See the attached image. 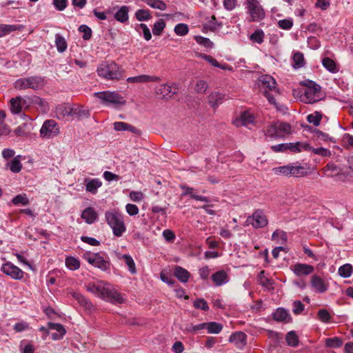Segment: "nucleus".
Wrapping results in <instances>:
<instances>
[{"mask_svg":"<svg viewBox=\"0 0 353 353\" xmlns=\"http://www.w3.org/2000/svg\"><path fill=\"white\" fill-rule=\"evenodd\" d=\"M87 291L112 303H121L124 299L110 284L99 281L96 283L90 282L85 285Z\"/></svg>","mask_w":353,"mask_h":353,"instance_id":"1","label":"nucleus"},{"mask_svg":"<svg viewBox=\"0 0 353 353\" xmlns=\"http://www.w3.org/2000/svg\"><path fill=\"white\" fill-rule=\"evenodd\" d=\"M97 71L99 77L108 80L119 81L124 77V70L114 61L101 63Z\"/></svg>","mask_w":353,"mask_h":353,"instance_id":"2","label":"nucleus"},{"mask_svg":"<svg viewBox=\"0 0 353 353\" xmlns=\"http://www.w3.org/2000/svg\"><path fill=\"white\" fill-rule=\"evenodd\" d=\"M46 84V81L44 77L34 75L17 79L14 83V87L19 90L28 89L39 90L43 89Z\"/></svg>","mask_w":353,"mask_h":353,"instance_id":"3","label":"nucleus"},{"mask_svg":"<svg viewBox=\"0 0 353 353\" xmlns=\"http://www.w3.org/2000/svg\"><path fill=\"white\" fill-rule=\"evenodd\" d=\"M105 217L114 235L121 236L126 230L123 216L117 210H112L105 212Z\"/></svg>","mask_w":353,"mask_h":353,"instance_id":"4","label":"nucleus"},{"mask_svg":"<svg viewBox=\"0 0 353 353\" xmlns=\"http://www.w3.org/2000/svg\"><path fill=\"white\" fill-rule=\"evenodd\" d=\"M245 8L251 21L259 22L265 18V10L258 0H245Z\"/></svg>","mask_w":353,"mask_h":353,"instance_id":"5","label":"nucleus"},{"mask_svg":"<svg viewBox=\"0 0 353 353\" xmlns=\"http://www.w3.org/2000/svg\"><path fill=\"white\" fill-rule=\"evenodd\" d=\"M94 95L101 101V103L105 105H118L125 103L124 98L116 92H95Z\"/></svg>","mask_w":353,"mask_h":353,"instance_id":"6","label":"nucleus"},{"mask_svg":"<svg viewBox=\"0 0 353 353\" xmlns=\"http://www.w3.org/2000/svg\"><path fill=\"white\" fill-rule=\"evenodd\" d=\"M274 174L285 176H301L307 174L305 168L300 165H287L276 167L272 169Z\"/></svg>","mask_w":353,"mask_h":353,"instance_id":"7","label":"nucleus"},{"mask_svg":"<svg viewBox=\"0 0 353 353\" xmlns=\"http://www.w3.org/2000/svg\"><path fill=\"white\" fill-rule=\"evenodd\" d=\"M321 99V87L313 81H309L304 92L303 101L307 103H314Z\"/></svg>","mask_w":353,"mask_h":353,"instance_id":"8","label":"nucleus"},{"mask_svg":"<svg viewBox=\"0 0 353 353\" xmlns=\"http://www.w3.org/2000/svg\"><path fill=\"white\" fill-rule=\"evenodd\" d=\"M83 258L94 267L99 268L103 271L110 268L109 262L104 260L98 253L85 252L83 254Z\"/></svg>","mask_w":353,"mask_h":353,"instance_id":"9","label":"nucleus"},{"mask_svg":"<svg viewBox=\"0 0 353 353\" xmlns=\"http://www.w3.org/2000/svg\"><path fill=\"white\" fill-rule=\"evenodd\" d=\"M59 134V128L54 120L46 121L40 129V136L44 139H50L57 136Z\"/></svg>","mask_w":353,"mask_h":353,"instance_id":"10","label":"nucleus"},{"mask_svg":"<svg viewBox=\"0 0 353 353\" xmlns=\"http://www.w3.org/2000/svg\"><path fill=\"white\" fill-rule=\"evenodd\" d=\"M247 223L251 224L254 228H261L268 225V221L264 212L258 210L248 218Z\"/></svg>","mask_w":353,"mask_h":353,"instance_id":"11","label":"nucleus"},{"mask_svg":"<svg viewBox=\"0 0 353 353\" xmlns=\"http://www.w3.org/2000/svg\"><path fill=\"white\" fill-rule=\"evenodd\" d=\"M1 270L14 280H21L23 277V272L17 266L10 262H7L2 265Z\"/></svg>","mask_w":353,"mask_h":353,"instance_id":"12","label":"nucleus"},{"mask_svg":"<svg viewBox=\"0 0 353 353\" xmlns=\"http://www.w3.org/2000/svg\"><path fill=\"white\" fill-rule=\"evenodd\" d=\"M261 83L260 87L261 90L264 92L265 90H269L271 92L274 91L275 92L276 87V83L275 79L270 75H262L259 79Z\"/></svg>","mask_w":353,"mask_h":353,"instance_id":"13","label":"nucleus"},{"mask_svg":"<svg viewBox=\"0 0 353 353\" xmlns=\"http://www.w3.org/2000/svg\"><path fill=\"white\" fill-rule=\"evenodd\" d=\"M311 286L314 290L318 293H324L328 289V283L317 275H313L312 276Z\"/></svg>","mask_w":353,"mask_h":353,"instance_id":"14","label":"nucleus"},{"mask_svg":"<svg viewBox=\"0 0 353 353\" xmlns=\"http://www.w3.org/2000/svg\"><path fill=\"white\" fill-rule=\"evenodd\" d=\"M126 81L128 83H145L148 82H159L161 81V79L157 76L141 74L136 77H128Z\"/></svg>","mask_w":353,"mask_h":353,"instance_id":"15","label":"nucleus"},{"mask_svg":"<svg viewBox=\"0 0 353 353\" xmlns=\"http://www.w3.org/2000/svg\"><path fill=\"white\" fill-rule=\"evenodd\" d=\"M254 121L255 118L254 114L250 112H245L243 114H241L239 119H236L234 121V124L236 126L244 125L249 127L250 125L254 124Z\"/></svg>","mask_w":353,"mask_h":353,"instance_id":"16","label":"nucleus"},{"mask_svg":"<svg viewBox=\"0 0 353 353\" xmlns=\"http://www.w3.org/2000/svg\"><path fill=\"white\" fill-rule=\"evenodd\" d=\"M211 279L216 286L223 285L229 281V276L228 273L223 270L214 273L212 275Z\"/></svg>","mask_w":353,"mask_h":353,"instance_id":"17","label":"nucleus"},{"mask_svg":"<svg viewBox=\"0 0 353 353\" xmlns=\"http://www.w3.org/2000/svg\"><path fill=\"white\" fill-rule=\"evenodd\" d=\"M28 101L29 103H32V105H37L43 112H47L49 110L48 103L39 96H30V98H28Z\"/></svg>","mask_w":353,"mask_h":353,"instance_id":"18","label":"nucleus"},{"mask_svg":"<svg viewBox=\"0 0 353 353\" xmlns=\"http://www.w3.org/2000/svg\"><path fill=\"white\" fill-rule=\"evenodd\" d=\"M313 266L305 264V263H297L293 267V272L296 276L308 275L313 272Z\"/></svg>","mask_w":353,"mask_h":353,"instance_id":"19","label":"nucleus"},{"mask_svg":"<svg viewBox=\"0 0 353 353\" xmlns=\"http://www.w3.org/2000/svg\"><path fill=\"white\" fill-rule=\"evenodd\" d=\"M264 136L267 141H272L279 138L276 122L267 125L264 130Z\"/></svg>","mask_w":353,"mask_h":353,"instance_id":"20","label":"nucleus"},{"mask_svg":"<svg viewBox=\"0 0 353 353\" xmlns=\"http://www.w3.org/2000/svg\"><path fill=\"white\" fill-rule=\"evenodd\" d=\"M155 93L160 98H169L174 94V92L172 91V88L168 84H161L155 88Z\"/></svg>","mask_w":353,"mask_h":353,"instance_id":"21","label":"nucleus"},{"mask_svg":"<svg viewBox=\"0 0 353 353\" xmlns=\"http://www.w3.org/2000/svg\"><path fill=\"white\" fill-rule=\"evenodd\" d=\"M85 182L86 191L93 194H97L98 188L102 185V182L99 179H86Z\"/></svg>","mask_w":353,"mask_h":353,"instance_id":"22","label":"nucleus"},{"mask_svg":"<svg viewBox=\"0 0 353 353\" xmlns=\"http://www.w3.org/2000/svg\"><path fill=\"white\" fill-rule=\"evenodd\" d=\"M273 318L276 321L288 323L291 320V316L288 310L279 307L273 314Z\"/></svg>","mask_w":353,"mask_h":353,"instance_id":"23","label":"nucleus"},{"mask_svg":"<svg viewBox=\"0 0 353 353\" xmlns=\"http://www.w3.org/2000/svg\"><path fill=\"white\" fill-rule=\"evenodd\" d=\"M229 341L237 347H243L246 343V335L242 332H235L230 336Z\"/></svg>","mask_w":353,"mask_h":353,"instance_id":"24","label":"nucleus"},{"mask_svg":"<svg viewBox=\"0 0 353 353\" xmlns=\"http://www.w3.org/2000/svg\"><path fill=\"white\" fill-rule=\"evenodd\" d=\"M81 218L88 224L93 223L97 219V214L92 208H85L81 213Z\"/></svg>","mask_w":353,"mask_h":353,"instance_id":"25","label":"nucleus"},{"mask_svg":"<svg viewBox=\"0 0 353 353\" xmlns=\"http://www.w3.org/2000/svg\"><path fill=\"white\" fill-rule=\"evenodd\" d=\"M279 138L291 134L293 132L290 124L281 121L276 122Z\"/></svg>","mask_w":353,"mask_h":353,"instance_id":"26","label":"nucleus"},{"mask_svg":"<svg viewBox=\"0 0 353 353\" xmlns=\"http://www.w3.org/2000/svg\"><path fill=\"white\" fill-rule=\"evenodd\" d=\"M323 172L327 177H336L341 174V170L335 164L330 163L323 168Z\"/></svg>","mask_w":353,"mask_h":353,"instance_id":"27","label":"nucleus"},{"mask_svg":"<svg viewBox=\"0 0 353 353\" xmlns=\"http://www.w3.org/2000/svg\"><path fill=\"white\" fill-rule=\"evenodd\" d=\"M49 327L52 330H56L58 334H52V339L53 340H60L65 335L66 330L64 327L59 323H49Z\"/></svg>","mask_w":353,"mask_h":353,"instance_id":"28","label":"nucleus"},{"mask_svg":"<svg viewBox=\"0 0 353 353\" xmlns=\"http://www.w3.org/2000/svg\"><path fill=\"white\" fill-rule=\"evenodd\" d=\"M174 274L178 279V280L182 283L188 282L190 276V272L181 266L175 267Z\"/></svg>","mask_w":353,"mask_h":353,"instance_id":"29","label":"nucleus"},{"mask_svg":"<svg viewBox=\"0 0 353 353\" xmlns=\"http://www.w3.org/2000/svg\"><path fill=\"white\" fill-rule=\"evenodd\" d=\"M286 150H290L294 152H301L309 148V144L306 142L286 143Z\"/></svg>","mask_w":353,"mask_h":353,"instance_id":"30","label":"nucleus"},{"mask_svg":"<svg viewBox=\"0 0 353 353\" xmlns=\"http://www.w3.org/2000/svg\"><path fill=\"white\" fill-rule=\"evenodd\" d=\"M71 108L72 106L65 104L58 105L55 109L57 117L58 119H63L66 117H70Z\"/></svg>","mask_w":353,"mask_h":353,"instance_id":"31","label":"nucleus"},{"mask_svg":"<svg viewBox=\"0 0 353 353\" xmlns=\"http://www.w3.org/2000/svg\"><path fill=\"white\" fill-rule=\"evenodd\" d=\"M21 159V155L15 157L11 161L6 164L7 168H8L10 171L14 173L19 172L22 169Z\"/></svg>","mask_w":353,"mask_h":353,"instance_id":"32","label":"nucleus"},{"mask_svg":"<svg viewBox=\"0 0 353 353\" xmlns=\"http://www.w3.org/2000/svg\"><path fill=\"white\" fill-rule=\"evenodd\" d=\"M22 97H17L12 98L10 101V108L13 114H19L22 110Z\"/></svg>","mask_w":353,"mask_h":353,"instance_id":"33","label":"nucleus"},{"mask_svg":"<svg viewBox=\"0 0 353 353\" xmlns=\"http://www.w3.org/2000/svg\"><path fill=\"white\" fill-rule=\"evenodd\" d=\"M119 258L120 259H123L125 261V263L128 266V270L131 274H134L137 273L135 263L130 255L123 254L121 255Z\"/></svg>","mask_w":353,"mask_h":353,"instance_id":"34","label":"nucleus"},{"mask_svg":"<svg viewBox=\"0 0 353 353\" xmlns=\"http://www.w3.org/2000/svg\"><path fill=\"white\" fill-rule=\"evenodd\" d=\"M129 8L127 6H122L114 14L115 19L120 22H125L128 20Z\"/></svg>","mask_w":353,"mask_h":353,"instance_id":"35","label":"nucleus"},{"mask_svg":"<svg viewBox=\"0 0 353 353\" xmlns=\"http://www.w3.org/2000/svg\"><path fill=\"white\" fill-rule=\"evenodd\" d=\"M353 272V267L350 263H346L341 267L338 270L339 274L343 278H349L351 276Z\"/></svg>","mask_w":353,"mask_h":353,"instance_id":"36","label":"nucleus"},{"mask_svg":"<svg viewBox=\"0 0 353 353\" xmlns=\"http://www.w3.org/2000/svg\"><path fill=\"white\" fill-rule=\"evenodd\" d=\"M223 101V95L219 92H212L208 96V103L214 108L221 103Z\"/></svg>","mask_w":353,"mask_h":353,"instance_id":"37","label":"nucleus"},{"mask_svg":"<svg viewBox=\"0 0 353 353\" xmlns=\"http://www.w3.org/2000/svg\"><path fill=\"white\" fill-rule=\"evenodd\" d=\"M272 241L279 244H284L287 241L286 233L282 230H276L272 236Z\"/></svg>","mask_w":353,"mask_h":353,"instance_id":"38","label":"nucleus"},{"mask_svg":"<svg viewBox=\"0 0 353 353\" xmlns=\"http://www.w3.org/2000/svg\"><path fill=\"white\" fill-rule=\"evenodd\" d=\"M210 334H219L223 329L221 324L216 322L205 323V327Z\"/></svg>","mask_w":353,"mask_h":353,"instance_id":"39","label":"nucleus"},{"mask_svg":"<svg viewBox=\"0 0 353 353\" xmlns=\"http://www.w3.org/2000/svg\"><path fill=\"white\" fill-rule=\"evenodd\" d=\"M264 37V32L261 29H257L250 36V39L253 43L261 44L263 42Z\"/></svg>","mask_w":353,"mask_h":353,"instance_id":"40","label":"nucleus"},{"mask_svg":"<svg viewBox=\"0 0 353 353\" xmlns=\"http://www.w3.org/2000/svg\"><path fill=\"white\" fill-rule=\"evenodd\" d=\"M199 57L205 60L214 67L220 68L223 70H227L229 68V67L227 65H221L220 63H219V62L215 59H214L210 55L200 54Z\"/></svg>","mask_w":353,"mask_h":353,"instance_id":"41","label":"nucleus"},{"mask_svg":"<svg viewBox=\"0 0 353 353\" xmlns=\"http://www.w3.org/2000/svg\"><path fill=\"white\" fill-rule=\"evenodd\" d=\"M323 65L330 72L336 73L338 72V68L334 60L325 57L322 61Z\"/></svg>","mask_w":353,"mask_h":353,"instance_id":"42","label":"nucleus"},{"mask_svg":"<svg viewBox=\"0 0 353 353\" xmlns=\"http://www.w3.org/2000/svg\"><path fill=\"white\" fill-rule=\"evenodd\" d=\"M310 148H306L305 151H310L315 154L320 155L321 157H330L331 152L328 149L324 148H313L309 145Z\"/></svg>","mask_w":353,"mask_h":353,"instance_id":"43","label":"nucleus"},{"mask_svg":"<svg viewBox=\"0 0 353 353\" xmlns=\"http://www.w3.org/2000/svg\"><path fill=\"white\" fill-rule=\"evenodd\" d=\"M145 3L152 8L160 10H165L167 8L166 4L161 0H145Z\"/></svg>","mask_w":353,"mask_h":353,"instance_id":"44","label":"nucleus"},{"mask_svg":"<svg viewBox=\"0 0 353 353\" xmlns=\"http://www.w3.org/2000/svg\"><path fill=\"white\" fill-rule=\"evenodd\" d=\"M65 265L71 270H76L80 267L79 261L73 256H69L65 259Z\"/></svg>","mask_w":353,"mask_h":353,"instance_id":"45","label":"nucleus"},{"mask_svg":"<svg viewBox=\"0 0 353 353\" xmlns=\"http://www.w3.org/2000/svg\"><path fill=\"white\" fill-rule=\"evenodd\" d=\"M332 317V316L330 313L325 309H321L317 313L318 319L324 323H329Z\"/></svg>","mask_w":353,"mask_h":353,"instance_id":"46","label":"nucleus"},{"mask_svg":"<svg viewBox=\"0 0 353 353\" xmlns=\"http://www.w3.org/2000/svg\"><path fill=\"white\" fill-rule=\"evenodd\" d=\"M55 44H56L57 50L59 52H64L66 50L67 46H68L67 42H66L65 39H64V37H63L62 36L59 35V34L56 35Z\"/></svg>","mask_w":353,"mask_h":353,"instance_id":"47","label":"nucleus"},{"mask_svg":"<svg viewBox=\"0 0 353 353\" xmlns=\"http://www.w3.org/2000/svg\"><path fill=\"white\" fill-rule=\"evenodd\" d=\"M12 202L15 205H28L30 203L28 198L25 194L17 195L12 199Z\"/></svg>","mask_w":353,"mask_h":353,"instance_id":"48","label":"nucleus"},{"mask_svg":"<svg viewBox=\"0 0 353 353\" xmlns=\"http://www.w3.org/2000/svg\"><path fill=\"white\" fill-rule=\"evenodd\" d=\"M17 29L15 25L0 24V37H4Z\"/></svg>","mask_w":353,"mask_h":353,"instance_id":"49","label":"nucleus"},{"mask_svg":"<svg viewBox=\"0 0 353 353\" xmlns=\"http://www.w3.org/2000/svg\"><path fill=\"white\" fill-rule=\"evenodd\" d=\"M71 116L72 117L81 118L86 117L88 115V112L81 108L72 107L71 108Z\"/></svg>","mask_w":353,"mask_h":353,"instance_id":"50","label":"nucleus"},{"mask_svg":"<svg viewBox=\"0 0 353 353\" xmlns=\"http://www.w3.org/2000/svg\"><path fill=\"white\" fill-rule=\"evenodd\" d=\"M321 119L322 114L319 112H315L307 117V121L310 123H312L314 126L319 125Z\"/></svg>","mask_w":353,"mask_h":353,"instance_id":"51","label":"nucleus"},{"mask_svg":"<svg viewBox=\"0 0 353 353\" xmlns=\"http://www.w3.org/2000/svg\"><path fill=\"white\" fill-rule=\"evenodd\" d=\"M343 345V341L339 337L327 338L325 339V345L330 347H339Z\"/></svg>","mask_w":353,"mask_h":353,"instance_id":"52","label":"nucleus"},{"mask_svg":"<svg viewBox=\"0 0 353 353\" xmlns=\"http://www.w3.org/2000/svg\"><path fill=\"white\" fill-rule=\"evenodd\" d=\"M174 31L178 36H185L188 33L189 28L185 23H178L175 26Z\"/></svg>","mask_w":353,"mask_h":353,"instance_id":"53","label":"nucleus"},{"mask_svg":"<svg viewBox=\"0 0 353 353\" xmlns=\"http://www.w3.org/2000/svg\"><path fill=\"white\" fill-rule=\"evenodd\" d=\"M136 18L138 21H148L151 19V14L148 10L140 9L135 13Z\"/></svg>","mask_w":353,"mask_h":353,"instance_id":"54","label":"nucleus"},{"mask_svg":"<svg viewBox=\"0 0 353 353\" xmlns=\"http://www.w3.org/2000/svg\"><path fill=\"white\" fill-rule=\"evenodd\" d=\"M293 66L295 68H301L304 65L303 55L301 52H296L293 55Z\"/></svg>","mask_w":353,"mask_h":353,"instance_id":"55","label":"nucleus"},{"mask_svg":"<svg viewBox=\"0 0 353 353\" xmlns=\"http://www.w3.org/2000/svg\"><path fill=\"white\" fill-rule=\"evenodd\" d=\"M288 344L290 346L295 347L299 343L298 337L293 331L288 332L285 337Z\"/></svg>","mask_w":353,"mask_h":353,"instance_id":"56","label":"nucleus"},{"mask_svg":"<svg viewBox=\"0 0 353 353\" xmlns=\"http://www.w3.org/2000/svg\"><path fill=\"white\" fill-rule=\"evenodd\" d=\"M165 27V23L161 19L154 23L152 32L154 35H160Z\"/></svg>","mask_w":353,"mask_h":353,"instance_id":"57","label":"nucleus"},{"mask_svg":"<svg viewBox=\"0 0 353 353\" xmlns=\"http://www.w3.org/2000/svg\"><path fill=\"white\" fill-rule=\"evenodd\" d=\"M194 307L197 309H201L204 311H207L209 309L207 302L203 299H199L194 301Z\"/></svg>","mask_w":353,"mask_h":353,"instance_id":"58","label":"nucleus"},{"mask_svg":"<svg viewBox=\"0 0 353 353\" xmlns=\"http://www.w3.org/2000/svg\"><path fill=\"white\" fill-rule=\"evenodd\" d=\"M208 88V83L203 80H199L195 85L194 90L197 93L203 94Z\"/></svg>","mask_w":353,"mask_h":353,"instance_id":"59","label":"nucleus"},{"mask_svg":"<svg viewBox=\"0 0 353 353\" xmlns=\"http://www.w3.org/2000/svg\"><path fill=\"white\" fill-rule=\"evenodd\" d=\"M304 308V305L300 301H295L292 303V312L295 314H301Z\"/></svg>","mask_w":353,"mask_h":353,"instance_id":"60","label":"nucleus"},{"mask_svg":"<svg viewBox=\"0 0 353 353\" xmlns=\"http://www.w3.org/2000/svg\"><path fill=\"white\" fill-rule=\"evenodd\" d=\"M195 39L198 43L203 45L206 48H212L213 46V43L208 38L197 36Z\"/></svg>","mask_w":353,"mask_h":353,"instance_id":"61","label":"nucleus"},{"mask_svg":"<svg viewBox=\"0 0 353 353\" xmlns=\"http://www.w3.org/2000/svg\"><path fill=\"white\" fill-rule=\"evenodd\" d=\"M79 30L81 32L83 33V39L84 40H88L91 37L92 31H91V29L88 26H87L85 25H81L79 26Z\"/></svg>","mask_w":353,"mask_h":353,"instance_id":"62","label":"nucleus"},{"mask_svg":"<svg viewBox=\"0 0 353 353\" xmlns=\"http://www.w3.org/2000/svg\"><path fill=\"white\" fill-rule=\"evenodd\" d=\"M259 281L261 285L268 288L271 285V281L269 279L265 277V272L261 271L259 274Z\"/></svg>","mask_w":353,"mask_h":353,"instance_id":"63","label":"nucleus"},{"mask_svg":"<svg viewBox=\"0 0 353 353\" xmlns=\"http://www.w3.org/2000/svg\"><path fill=\"white\" fill-rule=\"evenodd\" d=\"M127 213L130 216L137 215L139 210L138 207L134 204L128 203L125 206Z\"/></svg>","mask_w":353,"mask_h":353,"instance_id":"64","label":"nucleus"}]
</instances>
